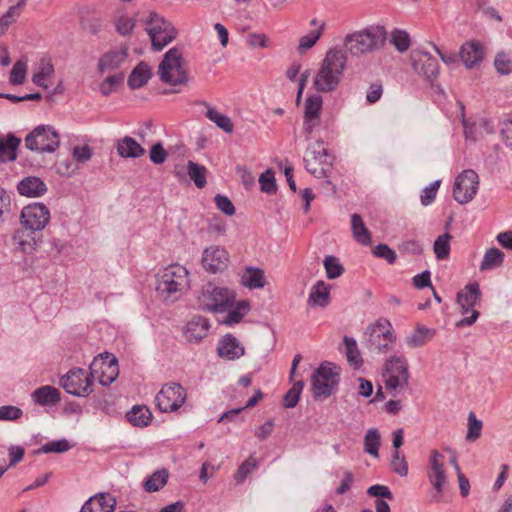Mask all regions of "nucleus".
Instances as JSON below:
<instances>
[{
    "mask_svg": "<svg viewBox=\"0 0 512 512\" xmlns=\"http://www.w3.org/2000/svg\"><path fill=\"white\" fill-rule=\"evenodd\" d=\"M190 288V272L183 265L171 264L158 274L156 293L158 298L166 304L177 302L188 293Z\"/></svg>",
    "mask_w": 512,
    "mask_h": 512,
    "instance_id": "1",
    "label": "nucleus"
},
{
    "mask_svg": "<svg viewBox=\"0 0 512 512\" xmlns=\"http://www.w3.org/2000/svg\"><path fill=\"white\" fill-rule=\"evenodd\" d=\"M347 65V55L338 48H330L313 79V87L318 92L328 93L335 91L344 75Z\"/></svg>",
    "mask_w": 512,
    "mask_h": 512,
    "instance_id": "2",
    "label": "nucleus"
},
{
    "mask_svg": "<svg viewBox=\"0 0 512 512\" xmlns=\"http://www.w3.org/2000/svg\"><path fill=\"white\" fill-rule=\"evenodd\" d=\"M386 35L383 26L373 25L347 34L343 44L352 56H362L381 48L386 41Z\"/></svg>",
    "mask_w": 512,
    "mask_h": 512,
    "instance_id": "3",
    "label": "nucleus"
},
{
    "mask_svg": "<svg viewBox=\"0 0 512 512\" xmlns=\"http://www.w3.org/2000/svg\"><path fill=\"white\" fill-rule=\"evenodd\" d=\"M341 367L324 361L311 376V390L316 400L326 399L332 395L340 382Z\"/></svg>",
    "mask_w": 512,
    "mask_h": 512,
    "instance_id": "4",
    "label": "nucleus"
},
{
    "mask_svg": "<svg viewBox=\"0 0 512 512\" xmlns=\"http://www.w3.org/2000/svg\"><path fill=\"white\" fill-rule=\"evenodd\" d=\"M158 75L162 82L176 86L185 84L188 80L184 67L182 53L177 48H171L164 55L158 67Z\"/></svg>",
    "mask_w": 512,
    "mask_h": 512,
    "instance_id": "5",
    "label": "nucleus"
},
{
    "mask_svg": "<svg viewBox=\"0 0 512 512\" xmlns=\"http://www.w3.org/2000/svg\"><path fill=\"white\" fill-rule=\"evenodd\" d=\"M235 298L233 290L208 283L201 290L199 303L208 311L224 313L230 309Z\"/></svg>",
    "mask_w": 512,
    "mask_h": 512,
    "instance_id": "6",
    "label": "nucleus"
},
{
    "mask_svg": "<svg viewBox=\"0 0 512 512\" xmlns=\"http://www.w3.org/2000/svg\"><path fill=\"white\" fill-rule=\"evenodd\" d=\"M145 24L152 46L157 51L162 50L176 38L177 30L175 27L155 12L149 14Z\"/></svg>",
    "mask_w": 512,
    "mask_h": 512,
    "instance_id": "7",
    "label": "nucleus"
},
{
    "mask_svg": "<svg viewBox=\"0 0 512 512\" xmlns=\"http://www.w3.org/2000/svg\"><path fill=\"white\" fill-rule=\"evenodd\" d=\"M364 338L370 350L386 353L396 341V334L391 322H375L367 327Z\"/></svg>",
    "mask_w": 512,
    "mask_h": 512,
    "instance_id": "8",
    "label": "nucleus"
},
{
    "mask_svg": "<svg viewBox=\"0 0 512 512\" xmlns=\"http://www.w3.org/2000/svg\"><path fill=\"white\" fill-rule=\"evenodd\" d=\"M385 387L396 396L395 392L398 389H403L408 386L409 371L408 363L404 357H392L385 364L383 372Z\"/></svg>",
    "mask_w": 512,
    "mask_h": 512,
    "instance_id": "9",
    "label": "nucleus"
},
{
    "mask_svg": "<svg viewBox=\"0 0 512 512\" xmlns=\"http://www.w3.org/2000/svg\"><path fill=\"white\" fill-rule=\"evenodd\" d=\"M185 388L176 382H169L162 386L155 396V404L162 413L177 411L186 401Z\"/></svg>",
    "mask_w": 512,
    "mask_h": 512,
    "instance_id": "10",
    "label": "nucleus"
},
{
    "mask_svg": "<svg viewBox=\"0 0 512 512\" xmlns=\"http://www.w3.org/2000/svg\"><path fill=\"white\" fill-rule=\"evenodd\" d=\"M306 170L316 178L327 177L332 168V157L322 143L317 142L306 150L304 156Z\"/></svg>",
    "mask_w": 512,
    "mask_h": 512,
    "instance_id": "11",
    "label": "nucleus"
},
{
    "mask_svg": "<svg viewBox=\"0 0 512 512\" xmlns=\"http://www.w3.org/2000/svg\"><path fill=\"white\" fill-rule=\"evenodd\" d=\"M60 384L71 395L87 396L93 391V372L88 374L84 369L73 368L61 378Z\"/></svg>",
    "mask_w": 512,
    "mask_h": 512,
    "instance_id": "12",
    "label": "nucleus"
},
{
    "mask_svg": "<svg viewBox=\"0 0 512 512\" xmlns=\"http://www.w3.org/2000/svg\"><path fill=\"white\" fill-rule=\"evenodd\" d=\"M60 143L59 134L51 126L36 127L25 139L28 149L38 152H54Z\"/></svg>",
    "mask_w": 512,
    "mask_h": 512,
    "instance_id": "13",
    "label": "nucleus"
},
{
    "mask_svg": "<svg viewBox=\"0 0 512 512\" xmlns=\"http://www.w3.org/2000/svg\"><path fill=\"white\" fill-rule=\"evenodd\" d=\"M479 188V177L474 170L468 169L461 172L455 179L453 197L460 204L470 202Z\"/></svg>",
    "mask_w": 512,
    "mask_h": 512,
    "instance_id": "14",
    "label": "nucleus"
},
{
    "mask_svg": "<svg viewBox=\"0 0 512 512\" xmlns=\"http://www.w3.org/2000/svg\"><path fill=\"white\" fill-rule=\"evenodd\" d=\"M50 221V211L43 203L25 206L20 215V223L29 231L40 232Z\"/></svg>",
    "mask_w": 512,
    "mask_h": 512,
    "instance_id": "15",
    "label": "nucleus"
},
{
    "mask_svg": "<svg viewBox=\"0 0 512 512\" xmlns=\"http://www.w3.org/2000/svg\"><path fill=\"white\" fill-rule=\"evenodd\" d=\"M443 458L444 456L439 451H431L427 477L436 491V494L432 498L434 502H440L445 485L447 484V475Z\"/></svg>",
    "mask_w": 512,
    "mask_h": 512,
    "instance_id": "16",
    "label": "nucleus"
},
{
    "mask_svg": "<svg viewBox=\"0 0 512 512\" xmlns=\"http://www.w3.org/2000/svg\"><path fill=\"white\" fill-rule=\"evenodd\" d=\"M229 261V253L218 245L205 248L202 254V266L205 271L212 274L224 272L228 268Z\"/></svg>",
    "mask_w": 512,
    "mask_h": 512,
    "instance_id": "17",
    "label": "nucleus"
},
{
    "mask_svg": "<svg viewBox=\"0 0 512 512\" xmlns=\"http://www.w3.org/2000/svg\"><path fill=\"white\" fill-rule=\"evenodd\" d=\"M98 368L101 370L99 382L103 386L113 383L119 374L118 361L113 354L108 352L101 353L98 357L94 358L90 369L97 372Z\"/></svg>",
    "mask_w": 512,
    "mask_h": 512,
    "instance_id": "18",
    "label": "nucleus"
},
{
    "mask_svg": "<svg viewBox=\"0 0 512 512\" xmlns=\"http://www.w3.org/2000/svg\"><path fill=\"white\" fill-rule=\"evenodd\" d=\"M480 291L477 283L468 284L457 294V303L464 316L462 320H477L479 312L474 306L479 299Z\"/></svg>",
    "mask_w": 512,
    "mask_h": 512,
    "instance_id": "19",
    "label": "nucleus"
},
{
    "mask_svg": "<svg viewBox=\"0 0 512 512\" xmlns=\"http://www.w3.org/2000/svg\"><path fill=\"white\" fill-rule=\"evenodd\" d=\"M128 58V47L120 46L105 52L98 61V70L101 74L111 73L119 69Z\"/></svg>",
    "mask_w": 512,
    "mask_h": 512,
    "instance_id": "20",
    "label": "nucleus"
},
{
    "mask_svg": "<svg viewBox=\"0 0 512 512\" xmlns=\"http://www.w3.org/2000/svg\"><path fill=\"white\" fill-rule=\"evenodd\" d=\"M412 65L417 73L423 74L429 80L435 79L439 74V64L428 52H413Z\"/></svg>",
    "mask_w": 512,
    "mask_h": 512,
    "instance_id": "21",
    "label": "nucleus"
},
{
    "mask_svg": "<svg viewBox=\"0 0 512 512\" xmlns=\"http://www.w3.org/2000/svg\"><path fill=\"white\" fill-rule=\"evenodd\" d=\"M36 233L35 231L26 230L23 226L15 232L13 241L22 253L31 255L37 250L41 239Z\"/></svg>",
    "mask_w": 512,
    "mask_h": 512,
    "instance_id": "22",
    "label": "nucleus"
},
{
    "mask_svg": "<svg viewBox=\"0 0 512 512\" xmlns=\"http://www.w3.org/2000/svg\"><path fill=\"white\" fill-rule=\"evenodd\" d=\"M460 57L467 68H473L483 60L484 47L479 41H468L461 46Z\"/></svg>",
    "mask_w": 512,
    "mask_h": 512,
    "instance_id": "23",
    "label": "nucleus"
},
{
    "mask_svg": "<svg viewBox=\"0 0 512 512\" xmlns=\"http://www.w3.org/2000/svg\"><path fill=\"white\" fill-rule=\"evenodd\" d=\"M54 74V66L49 56H42L37 64L35 72L32 75V82L43 88L48 89L49 80Z\"/></svg>",
    "mask_w": 512,
    "mask_h": 512,
    "instance_id": "24",
    "label": "nucleus"
},
{
    "mask_svg": "<svg viewBox=\"0 0 512 512\" xmlns=\"http://www.w3.org/2000/svg\"><path fill=\"white\" fill-rule=\"evenodd\" d=\"M116 500L108 493H101L90 497L82 506L88 512H113Z\"/></svg>",
    "mask_w": 512,
    "mask_h": 512,
    "instance_id": "25",
    "label": "nucleus"
},
{
    "mask_svg": "<svg viewBox=\"0 0 512 512\" xmlns=\"http://www.w3.org/2000/svg\"><path fill=\"white\" fill-rule=\"evenodd\" d=\"M218 354L228 360H235L244 355V347L231 334L225 335L219 342Z\"/></svg>",
    "mask_w": 512,
    "mask_h": 512,
    "instance_id": "26",
    "label": "nucleus"
},
{
    "mask_svg": "<svg viewBox=\"0 0 512 512\" xmlns=\"http://www.w3.org/2000/svg\"><path fill=\"white\" fill-rule=\"evenodd\" d=\"M17 190L26 197H41L47 192V185L38 177L28 176L18 183Z\"/></svg>",
    "mask_w": 512,
    "mask_h": 512,
    "instance_id": "27",
    "label": "nucleus"
},
{
    "mask_svg": "<svg viewBox=\"0 0 512 512\" xmlns=\"http://www.w3.org/2000/svg\"><path fill=\"white\" fill-rule=\"evenodd\" d=\"M436 335V330L428 328L423 324H418L415 329L406 337V343L412 348H418L426 345Z\"/></svg>",
    "mask_w": 512,
    "mask_h": 512,
    "instance_id": "28",
    "label": "nucleus"
},
{
    "mask_svg": "<svg viewBox=\"0 0 512 512\" xmlns=\"http://www.w3.org/2000/svg\"><path fill=\"white\" fill-rule=\"evenodd\" d=\"M116 149L118 154L124 158H138L145 153V149L130 136L118 140Z\"/></svg>",
    "mask_w": 512,
    "mask_h": 512,
    "instance_id": "29",
    "label": "nucleus"
},
{
    "mask_svg": "<svg viewBox=\"0 0 512 512\" xmlns=\"http://www.w3.org/2000/svg\"><path fill=\"white\" fill-rule=\"evenodd\" d=\"M209 328V322H186L182 331L188 342L197 343L207 335Z\"/></svg>",
    "mask_w": 512,
    "mask_h": 512,
    "instance_id": "30",
    "label": "nucleus"
},
{
    "mask_svg": "<svg viewBox=\"0 0 512 512\" xmlns=\"http://www.w3.org/2000/svg\"><path fill=\"white\" fill-rule=\"evenodd\" d=\"M330 300V286L324 281H317L309 293V303L313 306L324 307Z\"/></svg>",
    "mask_w": 512,
    "mask_h": 512,
    "instance_id": "31",
    "label": "nucleus"
},
{
    "mask_svg": "<svg viewBox=\"0 0 512 512\" xmlns=\"http://www.w3.org/2000/svg\"><path fill=\"white\" fill-rule=\"evenodd\" d=\"M243 286L249 289H260L266 285L264 271L260 268L247 267L241 277Z\"/></svg>",
    "mask_w": 512,
    "mask_h": 512,
    "instance_id": "32",
    "label": "nucleus"
},
{
    "mask_svg": "<svg viewBox=\"0 0 512 512\" xmlns=\"http://www.w3.org/2000/svg\"><path fill=\"white\" fill-rule=\"evenodd\" d=\"M152 72L146 63H139L131 72L128 78V86L131 89L143 87L151 78Z\"/></svg>",
    "mask_w": 512,
    "mask_h": 512,
    "instance_id": "33",
    "label": "nucleus"
},
{
    "mask_svg": "<svg viewBox=\"0 0 512 512\" xmlns=\"http://www.w3.org/2000/svg\"><path fill=\"white\" fill-rule=\"evenodd\" d=\"M33 400L40 405L56 404L60 400V391L53 386H42L32 393Z\"/></svg>",
    "mask_w": 512,
    "mask_h": 512,
    "instance_id": "34",
    "label": "nucleus"
},
{
    "mask_svg": "<svg viewBox=\"0 0 512 512\" xmlns=\"http://www.w3.org/2000/svg\"><path fill=\"white\" fill-rule=\"evenodd\" d=\"M21 140L16 136L9 134L6 137H0V160L12 161L16 159V149Z\"/></svg>",
    "mask_w": 512,
    "mask_h": 512,
    "instance_id": "35",
    "label": "nucleus"
},
{
    "mask_svg": "<svg viewBox=\"0 0 512 512\" xmlns=\"http://www.w3.org/2000/svg\"><path fill=\"white\" fill-rule=\"evenodd\" d=\"M351 229L355 240L361 245H370L371 234L359 214L351 216Z\"/></svg>",
    "mask_w": 512,
    "mask_h": 512,
    "instance_id": "36",
    "label": "nucleus"
},
{
    "mask_svg": "<svg viewBox=\"0 0 512 512\" xmlns=\"http://www.w3.org/2000/svg\"><path fill=\"white\" fill-rule=\"evenodd\" d=\"M203 106L206 107L207 111L205 116L215 123L219 128H221L226 133H231L233 131V123L231 119L221 114L218 110H216L214 107H212L208 102H203Z\"/></svg>",
    "mask_w": 512,
    "mask_h": 512,
    "instance_id": "37",
    "label": "nucleus"
},
{
    "mask_svg": "<svg viewBox=\"0 0 512 512\" xmlns=\"http://www.w3.org/2000/svg\"><path fill=\"white\" fill-rule=\"evenodd\" d=\"M168 478L169 471L166 468L158 469L144 482V490L149 493L157 492L167 484Z\"/></svg>",
    "mask_w": 512,
    "mask_h": 512,
    "instance_id": "38",
    "label": "nucleus"
},
{
    "mask_svg": "<svg viewBox=\"0 0 512 512\" xmlns=\"http://www.w3.org/2000/svg\"><path fill=\"white\" fill-rule=\"evenodd\" d=\"M344 345H345V355L347 357V361L354 369H358L363 364V359L359 352L357 342L354 338L349 336H344Z\"/></svg>",
    "mask_w": 512,
    "mask_h": 512,
    "instance_id": "39",
    "label": "nucleus"
},
{
    "mask_svg": "<svg viewBox=\"0 0 512 512\" xmlns=\"http://www.w3.org/2000/svg\"><path fill=\"white\" fill-rule=\"evenodd\" d=\"M504 257V253L498 248H490L485 252L479 268L481 271L496 269L503 264Z\"/></svg>",
    "mask_w": 512,
    "mask_h": 512,
    "instance_id": "40",
    "label": "nucleus"
},
{
    "mask_svg": "<svg viewBox=\"0 0 512 512\" xmlns=\"http://www.w3.org/2000/svg\"><path fill=\"white\" fill-rule=\"evenodd\" d=\"M128 421L137 427H145L149 424L152 413L145 406H134L126 415Z\"/></svg>",
    "mask_w": 512,
    "mask_h": 512,
    "instance_id": "41",
    "label": "nucleus"
},
{
    "mask_svg": "<svg viewBox=\"0 0 512 512\" xmlns=\"http://www.w3.org/2000/svg\"><path fill=\"white\" fill-rule=\"evenodd\" d=\"M324 29L325 23L323 22L319 25L318 29L312 30L308 34L302 36L299 39L298 52L303 54L312 48L322 36Z\"/></svg>",
    "mask_w": 512,
    "mask_h": 512,
    "instance_id": "42",
    "label": "nucleus"
},
{
    "mask_svg": "<svg viewBox=\"0 0 512 512\" xmlns=\"http://www.w3.org/2000/svg\"><path fill=\"white\" fill-rule=\"evenodd\" d=\"M323 100L320 95L309 96L304 105V118L318 120L322 110Z\"/></svg>",
    "mask_w": 512,
    "mask_h": 512,
    "instance_id": "43",
    "label": "nucleus"
},
{
    "mask_svg": "<svg viewBox=\"0 0 512 512\" xmlns=\"http://www.w3.org/2000/svg\"><path fill=\"white\" fill-rule=\"evenodd\" d=\"M28 71V62L25 58H21L17 60L9 75V82L12 85H21L26 80V75Z\"/></svg>",
    "mask_w": 512,
    "mask_h": 512,
    "instance_id": "44",
    "label": "nucleus"
},
{
    "mask_svg": "<svg viewBox=\"0 0 512 512\" xmlns=\"http://www.w3.org/2000/svg\"><path fill=\"white\" fill-rule=\"evenodd\" d=\"M452 236L449 233L439 235L434 242L433 250L438 260H446L450 255V242Z\"/></svg>",
    "mask_w": 512,
    "mask_h": 512,
    "instance_id": "45",
    "label": "nucleus"
},
{
    "mask_svg": "<svg viewBox=\"0 0 512 512\" xmlns=\"http://www.w3.org/2000/svg\"><path fill=\"white\" fill-rule=\"evenodd\" d=\"M187 172L196 187L203 188L206 185L207 169L205 166L199 165L193 161H188Z\"/></svg>",
    "mask_w": 512,
    "mask_h": 512,
    "instance_id": "46",
    "label": "nucleus"
},
{
    "mask_svg": "<svg viewBox=\"0 0 512 512\" xmlns=\"http://www.w3.org/2000/svg\"><path fill=\"white\" fill-rule=\"evenodd\" d=\"M380 447V434L375 428L369 429L364 437V451L378 457Z\"/></svg>",
    "mask_w": 512,
    "mask_h": 512,
    "instance_id": "47",
    "label": "nucleus"
},
{
    "mask_svg": "<svg viewBox=\"0 0 512 512\" xmlns=\"http://www.w3.org/2000/svg\"><path fill=\"white\" fill-rule=\"evenodd\" d=\"M323 266L325 268L326 277L328 279L339 278L345 271L339 259L332 255L326 256L324 258Z\"/></svg>",
    "mask_w": 512,
    "mask_h": 512,
    "instance_id": "48",
    "label": "nucleus"
},
{
    "mask_svg": "<svg viewBox=\"0 0 512 512\" xmlns=\"http://www.w3.org/2000/svg\"><path fill=\"white\" fill-rule=\"evenodd\" d=\"M304 388V381L299 380L293 383V386L283 396V406L285 408H294L300 399L301 392Z\"/></svg>",
    "mask_w": 512,
    "mask_h": 512,
    "instance_id": "49",
    "label": "nucleus"
},
{
    "mask_svg": "<svg viewBox=\"0 0 512 512\" xmlns=\"http://www.w3.org/2000/svg\"><path fill=\"white\" fill-rule=\"evenodd\" d=\"M468 430L466 434V440L469 442H474L477 439L480 438L483 423L481 420L477 419L474 412H470L468 415V424H467Z\"/></svg>",
    "mask_w": 512,
    "mask_h": 512,
    "instance_id": "50",
    "label": "nucleus"
},
{
    "mask_svg": "<svg viewBox=\"0 0 512 512\" xmlns=\"http://www.w3.org/2000/svg\"><path fill=\"white\" fill-rule=\"evenodd\" d=\"M391 43L395 46V48L403 53L407 51L410 47L411 40L409 34L404 30L395 29L391 33Z\"/></svg>",
    "mask_w": 512,
    "mask_h": 512,
    "instance_id": "51",
    "label": "nucleus"
},
{
    "mask_svg": "<svg viewBox=\"0 0 512 512\" xmlns=\"http://www.w3.org/2000/svg\"><path fill=\"white\" fill-rule=\"evenodd\" d=\"M250 311L249 302L246 300H241L238 302L233 301L232 306L228 309V316L226 320H241L245 317Z\"/></svg>",
    "mask_w": 512,
    "mask_h": 512,
    "instance_id": "52",
    "label": "nucleus"
},
{
    "mask_svg": "<svg viewBox=\"0 0 512 512\" xmlns=\"http://www.w3.org/2000/svg\"><path fill=\"white\" fill-rule=\"evenodd\" d=\"M70 448L71 445L66 439H60L45 443L37 450V453H64Z\"/></svg>",
    "mask_w": 512,
    "mask_h": 512,
    "instance_id": "53",
    "label": "nucleus"
},
{
    "mask_svg": "<svg viewBox=\"0 0 512 512\" xmlns=\"http://www.w3.org/2000/svg\"><path fill=\"white\" fill-rule=\"evenodd\" d=\"M257 468V461L254 457H248L237 469L235 480L237 483H243L249 474Z\"/></svg>",
    "mask_w": 512,
    "mask_h": 512,
    "instance_id": "54",
    "label": "nucleus"
},
{
    "mask_svg": "<svg viewBox=\"0 0 512 512\" xmlns=\"http://www.w3.org/2000/svg\"><path fill=\"white\" fill-rule=\"evenodd\" d=\"M260 189L264 193L273 194L277 190L274 172L271 169L266 170L259 177Z\"/></svg>",
    "mask_w": 512,
    "mask_h": 512,
    "instance_id": "55",
    "label": "nucleus"
},
{
    "mask_svg": "<svg viewBox=\"0 0 512 512\" xmlns=\"http://www.w3.org/2000/svg\"><path fill=\"white\" fill-rule=\"evenodd\" d=\"M494 66L498 73L508 75L512 72V58L505 52L497 53Z\"/></svg>",
    "mask_w": 512,
    "mask_h": 512,
    "instance_id": "56",
    "label": "nucleus"
},
{
    "mask_svg": "<svg viewBox=\"0 0 512 512\" xmlns=\"http://www.w3.org/2000/svg\"><path fill=\"white\" fill-rule=\"evenodd\" d=\"M391 469L394 473L405 477L408 474V463L404 456H401L399 451H395L391 460Z\"/></svg>",
    "mask_w": 512,
    "mask_h": 512,
    "instance_id": "57",
    "label": "nucleus"
},
{
    "mask_svg": "<svg viewBox=\"0 0 512 512\" xmlns=\"http://www.w3.org/2000/svg\"><path fill=\"white\" fill-rule=\"evenodd\" d=\"M23 411L13 405L0 406V421H15L22 417Z\"/></svg>",
    "mask_w": 512,
    "mask_h": 512,
    "instance_id": "58",
    "label": "nucleus"
},
{
    "mask_svg": "<svg viewBox=\"0 0 512 512\" xmlns=\"http://www.w3.org/2000/svg\"><path fill=\"white\" fill-rule=\"evenodd\" d=\"M247 45L253 48H268L271 45V41L266 34L250 33L247 36Z\"/></svg>",
    "mask_w": 512,
    "mask_h": 512,
    "instance_id": "59",
    "label": "nucleus"
},
{
    "mask_svg": "<svg viewBox=\"0 0 512 512\" xmlns=\"http://www.w3.org/2000/svg\"><path fill=\"white\" fill-rule=\"evenodd\" d=\"M121 81V75L107 76L99 86L100 92L105 96L109 95Z\"/></svg>",
    "mask_w": 512,
    "mask_h": 512,
    "instance_id": "60",
    "label": "nucleus"
},
{
    "mask_svg": "<svg viewBox=\"0 0 512 512\" xmlns=\"http://www.w3.org/2000/svg\"><path fill=\"white\" fill-rule=\"evenodd\" d=\"M367 494L377 499L393 500L394 496L387 486L376 484L368 488Z\"/></svg>",
    "mask_w": 512,
    "mask_h": 512,
    "instance_id": "61",
    "label": "nucleus"
},
{
    "mask_svg": "<svg viewBox=\"0 0 512 512\" xmlns=\"http://www.w3.org/2000/svg\"><path fill=\"white\" fill-rule=\"evenodd\" d=\"M77 165L70 159L59 160L56 163V171L61 176L69 177L77 171Z\"/></svg>",
    "mask_w": 512,
    "mask_h": 512,
    "instance_id": "62",
    "label": "nucleus"
},
{
    "mask_svg": "<svg viewBox=\"0 0 512 512\" xmlns=\"http://www.w3.org/2000/svg\"><path fill=\"white\" fill-rule=\"evenodd\" d=\"M374 255L385 259L389 264H393L397 258L394 250L386 244H379L374 249Z\"/></svg>",
    "mask_w": 512,
    "mask_h": 512,
    "instance_id": "63",
    "label": "nucleus"
},
{
    "mask_svg": "<svg viewBox=\"0 0 512 512\" xmlns=\"http://www.w3.org/2000/svg\"><path fill=\"white\" fill-rule=\"evenodd\" d=\"M135 20L127 15L120 16L116 23L117 31L121 35L131 33L135 27Z\"/></svg>",
    "mask_w": 512,
    "mask_h": 512,
    "instance_id": "64",
    "label": "nucleus"
}]
</instances>
